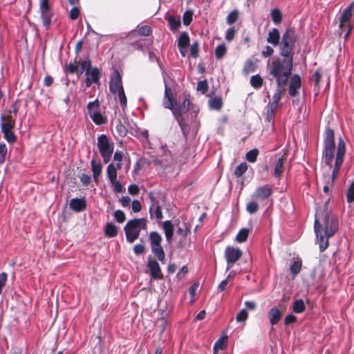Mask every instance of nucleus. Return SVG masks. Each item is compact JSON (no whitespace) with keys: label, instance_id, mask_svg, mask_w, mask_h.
I'll return each mask as SVG.
<instances>
[{"label":"nucleus","instance_id":"f257e3e1","mask_svg":"<svg viewBox=\"0 0 354 354\" xmlns=\"http://www.w3.org/2000/svg\"><path fill=\"white\" fill-rule=\"evenodd\" d=\"M328 201L317 212L314 229L320 252H324L329 245L328 240L339 230V221L328 209Z\"/></svg>","mask_w":354,"mask_h":354},{"label":"nucleus","instance_id":"f03ea898","mask_svg":"<svg viewBox=\"0 0 354 354\" xmlns=\"http://www.w3.org/2000/svg\"><path fill=\"white\" fill-rule=\"evenodd\" d=\"M293 58L274 57L267 64L269 80H275L277 87H284L291 75Z\"/></svg>","mask_w":354,"mask_h":354},{"label":"nucleus","instance_id":"7ed1b4c3","mask_svg":"<svg viewBox=\"0 0 354 354\" xmlns=\"http://www.w3.org/2000/svg\"><path fill=\"white\" fill-rule=\"evenodd\" d=\"M297 35L292 28H288L283 32L279 45V54L281 57L293 58V50L297 41Z\"/></svg>","mask_w":354,"mask_h":354},{"label":"nucleus","instance_id":"20e7f679","mask_svg":"<svg viewBox=\"0 0 354 354\" xmlns=\"http://www.w3.org/2000/svg\"><path fill=\"white\" fill-rule=\"evenodd\" d=\"M346 153V144L342 138H339L337 144V151L336 153L335 162L333 169L330 180H328L327 183L324 186L323 190L325 193H327L329 189V185H333L335 180L337 178L339 169L344 162V157Z\"/></svg>","mask_w":354,"mask_h":354},{"label":"nucleus","instance_id":"39448f33","mask_svg":"<svg viewBox=\"0 0 354 354\" xmlns=\"http://www.w3.org/2000/svg\"><path fill=\"white\" fill-rule=\"evenodd\" d=\"M324 135V147L322 153L323 160L325 164L328 166L329 168H331L335 149V132L333 129L326 128Z\"/></svg>","mask_w":354,"mask_h":354},{"label":"nucleus","instance_id":"423d86ee","mask_svg":"<svg viewBox=\"0 0 354 354\" xmlns=\"http://www.w3.org/2000/svg\"><path fill=\"white\" fill-rule=\"evenodd\" d=\"M147 223L145 218L129 220L124 227L127 241L133 243L139 237L140 231L147 228Z\"/></svg>","mask_w":354,"mask_h":354},{"label":"nucleus","instance_id":"0eeeda50","mask_svg":"<svg viewBox=\"0 0 354 354\" xmlns=\"http://www.w3.org/2000/svg\"><path fill=\"white\" fill-rule=\"evenodd\" d=\"M97 146L104 163H108L114 150V143L105 134L97 137Z\"/></svg>","mask_w":354,"mask_h":354},{"label":"nucleus","instance_id":"6e6552de","mask_svg":"<svg viewBox=\"0 0 354 354\" xmlns=\"http://www.w3.org/2000/svg\"><path fill=\"white\" fill-rule=\"evenodd\" d=\"M190 101L188 98H185L181 104H178L176 102V104H173V107L171 109H169L172 111V113L178 122V125L180 126L182 132L184 135H186L185 132V122L183 118V115L187 113L189 110Z\"/></svg>","mask_w":354,"mask_h":354},{"label":"nucleus","instance_id":"1a4fd4ad","mask_svg":"<svg viewBox=\"0 0 354 354\" xmlns=\"http://www.w3.org/2000/svg\"><path fill=\"white\" fill-rule=\"evenodd\" d=\"M354 9V1L351 2L342 12L339 18V28L341 34L346 32L344 38L348 39L353 30V26L351 24L352 12Z\"/></svg>","mask_w":354,"mask_h":354},{"label":"nucleus","instance_id":"9d476101","mask_svg":"<svg viewBox=\"0 0 354 354\" xmlns=\"http://www.w3.org/2000/svg\"><path fill=\"white\" fill-rule=\"evenodd\" d=\"M162 238L161 235L157 232H151L149 234V242L151 245V252L154 256L158 259L162 263H165V252L161 242Z\"/></svg>","mask_w":354,"mask_h":354},{"label":"nucleus","instance_id":"9b49d317","mask_svg":"<svg viewBox=\"0 0 354 354\" xmlns=\"http://www.w3.org/2000/svg\"><path fill=\"white\" fill-rule=\"evenodd\" d=\"M42 24L46 30H48L51 26L52 18L54 14L50 8L49 0H41L39 7Z\"/></svg>","mask_w":354,"mask_h":354},{"label":"nucleus","instance_id":"f8f14e48","mask_svg":"<svg viewBox=\"0 0 354 354\" xmlns=\"http://www.w3.org/2000/svg\"><path fill=\"white\" fill-rule=\"evenodd\" d=\"M273 193L272 187L270 185H264L256 188L252 194V198L257 200L261 203L266 205L268 199Z\"/></svg>","mask_w":354,"mask_h":354},{"label":"nucleus","instance_id":"ddd939ff","mask_svg":"<svg viewBox=\"0 0 354 354\" xmlns=\"http://www.w3.org/2000/svg\"><path fill=\"white\" fill-rule=\"evenodd\" d=\"M225 258L227 263V269H230L242 256V251L232 246H227L225 250Z\"/></svg>","mask_w":354,"mask_h":354},{"label":"nucleus","instance_id":"4468645a","mask_svg":"<svg viewBox=\"0 0 354 354\" xmlns=\"http://www.w3.org/2000/svg\"><path fill=\"white\" fill-rule=\"evenodd\" d=\"M147 267L152 279L158 280L163 279V274L158 262L151 256L147 259Z\"/></svg>","mask_w":354,"mask_h":354},{"label":"nucleus","instance_id":"2eb2a0df","mask_svg":"<svg viewBox=\"0 0 354 354\" xmlns=\"http://www.w3.org/2000/svg\"><path fill=\"white\" fill-rule=\"evenodd\" d=\"M124 88L122 85V75L119 71L114 69L109 82V89L113 94L117 93V91Z\"/></svg>","mask_w":354,"mask_h":354},{"label":"nucleus","instance_id":"dca6fc26","mask_svg":"<svg viewBox=\"0 0 354 354\" xmlns=\"http://www.w3.org/2000/svg\"><path fill=\"white\" fill-rule=\"evenodd\" d=\"M301 86V80L299 75H293L290 81L288 93L291 97H295L299 94L298 90Z\"/></svg>","mask_w":354,"mask_h":354},{"label":"nucleus","instance_id":"f3484780","mask_svg":"<svg viewBox=\"0 0 354 354\" xmlns=\"http://www.w3.org/2000/svg\"><path fill=\"white\" fill-rule=\"evenodd\" d=\"M165 100L163 102V106L165 109H171L173 107V104H176V100L174 97L173 93L171 88L168 86V85L165 84Z\"/></svg>","mask_w":354,"mask_h":354},{"label":"nucleus","instance_id":"a211bd4d","mask_svg":"<svg viewBox=\"0 0 354 354\" xmlns=\"http://www.w3.org/2000/svg\"><path fill=\"white\" fill-rule=\"evenodd\" d=\"M70 207L75 212H81L86 209V202L84 198H72L69 203Z\"/></svg>","mask_w":354,"mask_h":354},{"label":"nucleus","instance_id":"6ab92c4d","mask_svg":"<svg viewBox=\"0 0 354 354\" xmlns=\"http://www.w3.org/2000/svg\"><path fill=\"white\" fill-rule=\"evenodd\" d=\"M162 229L167 241L170 243L174 236V226L170 221H165L162 223Z\"/></svg>","mask_w":354,"mask_h":354},{"label":"nucleus","instance_id":"aec40b11","mask_svg":"<svg viewBox=\"0 0 354 354\" xmlns=\"http://www.w3.org/2000/svg\"><path fill=\"white\" fill-rule=\"evenodd\" d=\"M270 324L272 326L276 325L281 319L282 313L277 308H272L268 314Z\"/></svg>","mask_w":354,"mask_h":354},{"label":"nucleus","instance_id":"412c9836","mask_svg":"<svg viewBox=\"0 0 354 354\" xmlns=\"http://www.w3.org/2000/svg\"><path fill=\"white\" fill-rule=\"evenodd\" d=\"M91 169L93 171V179L96 184L99 183V178L102 173V165L100 162H96L95 159L91 162Z\"/></svg>","mask_w":354,"mask_h":354},{"label":"nucleus","instance_id":"4be33fe9","mask_svg":"<svg viewBox=\"0 0 354 354\" xmlns=\"http://www.w3.org/2000/svg\"><path fill=\"white\" fill-rule=\"evenodd\" d=\"M267 42L271 44L274 46H277L279 44L280 41V32L277 28H273L269 32L267 39Z\"/></svg>","mask_w":354,"mask_h":354},{"label":"nucleus","instance_id":"5701e85b","mask_svg":"<svg viewBox=\"0 0 354 354\" xmlns=\"http://www.w3.org/2000/svg\"><path fill=\"white\" fill-rule=\"evenodd\" d=\"M86 75L91 80L94 82V84H98L100 82V79L101 77V72L100 69L97 67L86 68Z\"/></svg>","mask_w":354,"mask_h":354},{"label":"nucleus","instance_id":"b1692460","mask_svg":"<svg viewBox=\"0 0 354 354\" xmlns=\"http://www.w3.org/2000/svg\"><path fill=\"white\" fill-rule=\"evenodd\" d=\"M176 225L177 226V234L186 238L190 233V226L185 222L180 224L179 221Z\"/></svg>","mask_w":354,"mask_h":354},{"label":"nucleus","instance_id":"393cba45","mask_svg":"<svg viewBox=\"0 0 354 354\" xmlns=\"http://www.w3.org/2000/svg\"><path fill=\"white\" fill-rule=\"evenodd\" d=\"M118 229L115 225L112 223H108L104 227V234L106 237L113 238L118 235Z\"/></svg>","mask_w":354,"mask_h":354},{"label":"nucleus","instance_id":"a878e982","mask_svg":"<svg viewBox=\"0 0 354 354\" xmlns=\"http://www.w3.org/2000/svg\"><path fill=\"white\" fill-rule=\"evenodd\" d=\"M228 337L226 335H223L214 344V354L219 350H224L227 347Z\"/></svg>","mask_w":354,"mask_h":354},{"label":"nucleus","instance_id":"bb28decb","mask_svg":"<svg viewBox=\"0 0 354 354\" xmlns=\"http://www.w3.org/2000/svg\"><path fill=\"white\" fill-rule=\"evenodd\" d=\"M88 113L90 116L100 111V103L97 99L93 102H89L87 104Z\"/></svg>","mask_w":354,"mask_h":354},{"label":"nucleus","instance_id":"cd10ccee","mask_svg":"<svg viewBox=\"0 0 354 354\" xmlns=\"http://www.w3.org/2000/svg\"><path fill=\"white\" fill-rule=\"evenodd\" d=\"M148 198L150 200V207H149V214H150V218L151 219L153 218V209L154 207H157V206H160V204H159V201H158V199L157 198V197L155 196V194L153 193V192H149L148 194Z\"/></svg>","mask_w":354,"mask_h":354},{"label":"nucleus","instance_id":"c85d7f7f","mask_svg":"<svg viewBox=\"0 0 354 354\" xmlns=\"http://www.w3.org/2000/svg\"><path fill=\"white\" fill-rule=\"evenodd\" d=\"M78 62L75 59L64 66V70L66 74H76L78 76Z\"/></svg>","mask_w":354,"mask_h":354},{"label":"nucleus","instance_id":"c756f323","mask_svg":"<svg viewBox=\"0 0 354 354\" xmlns=\"http://www.w3.org/2000/svg\"><path fill=\"white\" fill-rule=\"evenodd\" d=\"M178 48L188 47L190 42V39L187 32H183L180 34L178 38Z\"/></svg>","mask_w":354,"mask_h":354},{"label":"nucleus","instance_id":"7c9ffc66","mask_svg":"<svg viewBox=\"0 0 354 354\" xmlns=\"http://www.w3.org/2000/svg\"><path fill=\"white\" fill-rule=\"evenodd\" d=\"M167 19L171 31L176 32L179 29L180 26V20L179 18H176L174 16H169Z\"/></svg>","mask_w":354,"mask_h":354},{"label":"nucleus","instance_id":"2f4dec72","mask_svg":"<svg viewBox=\"0 0 354 354\" xmlns=\"http://www.w3.org/2000/svg\"><path fill=\"white\" fill-rule=\"evenodd\" d=\"M286 158L283 156L279 158L275 164L274 175L277 178H280L283 173V163Z\"/></svg>","mask_w":354,"mask_h":354},{"label":"nucleus","instance_id":"473e14b6","mask_svg":"<svg viewBox=\"0 0 354 354\" xmlns=\"http://www.w3.org/2000/svg\"><path fill=\"white\" fill-rule=\"evenodd\" d=\"M257 68V65L255 62L252 59H247L245 62L243 71L245 74L254 72Z\"/></svg>","mask_w":354,"mask_h":354},{"label":"nucleus","instance_id":"72a5a7b5","mask_svg":"<svg viewBox=\"0 0 354 354\" xmlns=\"http://www.w3.org/2000/svg\"><path fill=\"white\" fill-rule=\"evenodd\" d=\"M251 86L255 88H260L263 84V80L259 74L252 75L250 78Z\"/></svg>","mask_w":354,"mask_h":354},{"label":"nucleus","instance_id":"f704fd0d","mask_svg":"<svg viewBox=\"0 0 354 354\" xmlns=\"http://www.w3.org/2000/svg\"><path fill=\"white\" fill-rule=\"evenodd\" d=\"M106 174L110 182L117 180L118 171L115 170V165L110 163L107 166Z\"/></svg>","mask_w":354,"mask_h":354},{"label":"nucleus","instance_id":"c9c22d12","mask_svg":"<svg viewBox=\"0 0 354 354\" xmlns=\"http://www.w3.org/2000/svg\"><path fill=\"white\" fill-rule=\"evenodd\" d=\"M91 118L96 125H102L107 122L106 116L103 115L100 111L91 115Z\"/></svg>","mask_w":354,"mask_h":354},{"label":"nucleus","instance_id":"e433bc0d","mask_svg":"<svg viewBox=\"0 0 354 354\" xmlns=\"http://www.w3.org/2000/svg\"><path fill=\"white\" fill-rule=\"evenodd\" d=\"M209 105L212 109L218 111L223 106V100L221 97H212L209 100Z\"/></svg>","mask_w":354,"mask_h":354},{"label":"nucleus","instance_id":"4c0bfd02","mask_svg":"<svg viewBox=\"0 0 354 354\" xmlns=\"http://www.w3.org/2000/svg\"><path fill=\"white\" fill-rule=\"evenodd\" d=\"M249 235V230L246 228H242L236 234V241L238 243H244L248 239Z\"/></svg>","mask_w":354,"mask_h":354},{"label":"nucleus","instance_id":"58836bf2","mask_svg":"<svg viewBox=\"0 0 354 354\" xmlns=\"http://www.w3.org/2000/svg\"><path fill=\"white\" fill-rule=\"evenodd\" d=\"M258 201L253 199L252 201L248 203L246 205V211L250 214H253L258 212L259 209V205L258 204Z\"/></svg>","mask_w":354,"mask_h":354},{"label":"nucleus","instance_id":"ea45409f","mask_svg":"<svg viewBox=\"0 0 354 354\" xmlns=\"http://www.w3.org/2000/svg\"><path fill=\"white\" fill-rule=\"evenodd\" d=\"M306 310V306L302 299L296 300L292 306V310L295 313H301Z\"/></svg>","mask_w":354,"mask_h":354},{"label":"nucleus","instance_id":"a19ab883","mask_svg":"<svg viewBox=\"0 0 354 354\" xmlns=\"http://www.w3.org/2000/svg\"><path fill=\"white\" fill-rule=\"evenodd\" d=\"M117 93L118 94V98L120 101V104L121 106V108L123 111H124L127 106V98L124 93V89H120L117 91Z\"/></svg>","mask_w":354,"mask_h":354},{"label":"nucleus","instance_id":"79ce46f5","mask_svg":"<svg viewBox=\"0 0 354 354\" xmlns=\"http://www.w3.org/2000/svg\"><path fill=\"white\" fill-rule=\"evenodd\" d=\"M227 53V48L224 44H219L215 48V57L217 59H222Z\"/></svg>","mask_w":354,"mask_h":354},{"label":"nucleus","instance_id":"37998d69","mask_svg":"<svg viewBox=\"0 0 354 354\" xmlns=\"http://www.w3.org/2000/svg\"><path fill=\"white\" fill-rule=\"evenodd\" d=\"M270 15H271L272 20L275 24H279L281 22L282 13L279 9H277V8L273 9L271 11Z\"/></svg>","mask_w":354,"mask_h":354},{"label":"nucleus","instance_id":"c03bdc74","mask_svg":"<svg viewBox=\"0 0 354 354\" xmlns=\"http://www.w3.org/2000/svg\"><path fill=\"white\" fill-rule=\"evenodd\" d=\"M301 266H302L301 259H298V260L294 261L290 268L291 273L293 275H296V274H299L301 270Z\"/></svg>","mask_w":354,"mask_h":354},{"label":"nucleus","instance_id":"a18cd8bd","mask_svg":"<svg viewBox=\"0 0 354 354\" xmlns=\"http://www.w3.org/2000/svg\"><path fill=\"white\" fill-rule=\"evenodd\" d=\"M248 169V165L243 162L239 164L234 169V174L236 177H241Z\"/></svg>","mask_w":354,"mask_h":354},{"label":"nucleus","instance_id":"49530a36","mask_svg":"<svg viewBox=\"0 0 354 354\" xmlns=\"http://www.w3.org/2000/svg\"><path fill=\"white\" fill-rule=\"evenodd\" d=\"M91 59L88 57L86 60L82 61L80 63V68H78V77H80L84 71H86V68L91 69Z\"/></svg>","mask_w":354,"mask_h":354},{"label":"nucleus","instance_id":"de8ad7c7","mask_svg":"<svg viewBox=\"0 0 354 354\" xmlns=\"http://www.w3.org/2000/svg\"><path fill=\"white\" fill-rule=\"evenodd\" d=\"M259 155V150L257 149H253L247 152L245 155L246 160L250 162H254Z\"/></svg>","mask_w":354,"mask_h":354},{"label":"nucleus","instance_id":"09e8293b","mask_svg":"<svg viewBox=\"0 0 354 354\" xmlns=\"http://www.w3.org/2000/svg\"><path fill=\"white\" fill-rule=\"evenodd\" d=\"M239 13L238 10H234L231 12L229 13V15L227 17V23L229 25H232L234 24L239 19Z\"/></svg>","mask_w":354,"mask_h":354},{"label":"nucleus","instance_id":"8fccbe9b","mask_svg":"<svg viewBox=\"0 0 354 354\" xmlns=\"http://www.w3.org/2000/svg\"><path fill=\"white\" fill-rule=\"evenodd\" d=\"M117 133L120 137H124L127 134V127L122 123L120 120H119L115 127Z\"/></svg>","mask_w":354,"mask_h":354},{"label":"nucleus","instance_id":"3c124183","mask_svg":"<svg viewBox=\"0 0 354 354\" xmlns=\"http://www.w3.org/2000/svg\"><path fill=\"white\" fill-rule=\"evenodd\" d=\"M190 55L193 58H197L199 55V42L194 41L190 48Z\"/></svg>","mask_w":354,"mask_h":354},{"label":"nucleus","instance_id":"603ef678","mask_svg":"<svg viewBox=\"0 0 354 354\" xmlns=\"http://www.w3.org/2000/svg\"><path fill=\"white\" fill-rule=\"evenodd\" d=\"M346 200L348 203L354 202V180L351 183L347 190Z\"/></svg>","mask_w":354,"mask_h":354},{"label":"nucleus","instance_id":"864d4df0","mask_svg":"<svg viewBox=\"0 0 354 354\" xmlns=\"http://www.w3.org/2000/svg\"><path fill=\"white\" fill-rule=\"evenodd\" d=\"M3 133L4 138L8 143L13 144L17 141V136L15 135L12 130L6 131Z\"/></svg>","mask_w":354,"mask_h":354},{"label":"nucleus","instance_id":"5fc2aeb1","mask_svg":"<svg viewBox=\"0 0 354 354\" xmlns=\"http://www.w3.org/2000/svg\"><path fill=\"white\" fill-rule=\"evenodd\" d=\"M209 86L207 80L199 81L197 84V91L205 94L208 91Z\"/></svg>","mask_w":354,"mask_h":354},{"label":"nucleus","instance_id":"6e6d98bb","mask_svg":"<svg viewBox=\"0 0 354 354\" xmlns=\"http://www.w3.org/2000/svg\"><path fill=\"white\" fill-rule=\"evenodd\" d=\"M193 11L187 10L184 12L183 16V24L185 26H189L192 21Z\"/></svg>","mask_w":354,"mask_h":354},{"label":"nucleus","instance_id":"4d7b16f0","mask_svg":"<svg viewBox=\"0 0 354 354\" xmlns=\"http://www.w3.org/2000/svg\"><path fill=\"white\" fill-rule=\"evenodd\" d=\"M138 33L141 36H149L152 33V29L149 26H142L138 28Z\"/></svg>","mask_w":354,"mask_h":354},{"label":"nucleus","instance_id":"13d9d810","mask_svg":"<svg viewBox=\"0 0 354 354\" xmlns=\"http://www.w3.org/2000/svg\"><path fill=\"white\" fill-rule=\"evenodd\" d=\"M248 317V313L246 310V309H242L241 310H240L236 317V319L238 322H245Z\"/></svg>","mask_w":354,"mask_h":354},{"label":"nucleus","instance_id":"bf43d9fd","mask_svg":"<svg viewBox=\"0 0 354 354\" xmlns=\"http://www.w3.org/2000/svg\"><path fill=\"white\" fill-rule=\"evenodd\" d=\"M236 30H235L234 28H229L225 33V40L228 42L232 41L236 35Z\"/></svg>","mask_w":354,"mask_h":354},{"label":"nucleus","instance_id":"052dcab7","mask_svg":"<svg viewBox=\"0 0 354 354\" xmlns=\"http://www.w3.org/2000/svg\"><path fill=\"white\" fill-rule=\"evenodd\" d=\"M114 217L115 220L120 223H122L123 222H124L126 219L125 214L124 213V212L120 209L116 210L114 212Z\"/></svg>","mask_w":354,"mask_h":354},{"label":"nucleus","instance_id":"680f3d73","mask_svg":"<svg viewBox=\"0 0 354 354\" xmlns=\"http://www.w3.org/2000/svg\"><path fill=\"white\" fill-rule=\"evenodd\" d=\"M284 91V87H278L277 91L273 95V101L277 104L279 103V101L281 99L282 95Z\"/></svg>","mask_w":354,"mask_h":354},{"label":"nucleus","instance_id":"e2e57ef3","mask_svg":"<svg viewBox=\"0 0 354 354\" xmlns=\"http://www.w3.org/2000/svg\"><path fill=\"white\" fill-rule=\"evenodd\" d=\"M80 8L75 6L70 11L69 18L71 20H75L78 18V17L80 16Z\"/></svg>","mask_w":354,"mask_h":354},{"label":"nucleus","instance_id":"0e129e2a","mask_svg":"<svg viewBox=\"0 0 354 354\" xmlns=\"http://www.w3.org/2000/svg\"><path fill=\"white\" fill-rule=\"evenodd\" d=\"M15 125V124H10V122H2L1 124V132L4 133L6 131L13 130Z\"/></svg>","mask_w":354,"mask_h":354},{"label":"nucleus","instance_id":"69168bd1","mask_svg":"<svg viewBox=\"0 0 354 354\" xmlns=\"http://www.w3.org/2000/svg\"><path fill=\"white\" fill-rule=\"evenodd\" d=\"M111 185H113L114 191L116 193H121L123 191V186L122 183L118 181V180H115L114 181L110 182Z\"/></svg>","mask_w":354,"mask_h":354},{"label":"nucleus","instance_id":"338daca9","mask_svg":"<svg viewBox=\"0 0 354 354\" xmlns=\"http://www.w3.org/2000/svg\"><path fill=\"white\" fill-rule=\"evenodd\" d=\"M80 180L83 185L87 186L91 182V176H89L88 174H82L80 178Z\"/></svg>","mask_w":354,"mask_h":354},{"label":"nucleus","instance_id":"774afa93","mask_svg":"<svg viewBox=\"0 0 354 354\" xmlns=\"http://www.w3.org/2000/svg\"><path fill=\"white\" fill-rule=\"evenodd\" d=\"M145 247L142 244H137L133 248V252L136 255H140L145 252Z\"/></svg>","mask_w":354,"mask_h":354}]
</instances>
